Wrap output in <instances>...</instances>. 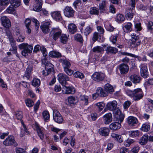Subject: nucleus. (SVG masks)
<instances>
[{
	"mask_svg": "<svg viewBox=\"0 0 153 153\" xmlns=\"http://www.w3.org/2000/svg\"><path fill=\"white\" fill-rule=\"evenodd\" d=\"M68 103L70 104H75L78 102L77 97L73 96H70L67 98Z\"/></svg>",
	"mask_w": 153,
	"mask_h": 153,
	"instance_id": "cd10ccee",
	"label": "nucleus"
},
{
	"mask_svg": "<svg viewBox=\"0 0 153 153\" xmlns=\"http://www.w3.org/2000/svg\"><path fill=\"white\" fill-rule=\"evenodd\" d=\"M135 11L132 8L128 9L126 12V17L128 20H131L133 18Z\"/></svg>",
	"mask_w": 153,
	"mask_h": 153,
	"instance_id": "412c9836",
	"label": "nucleus"
},
{
	"mask_svg": "<svg viewBox=\"0 0 153 153\" xmlns=\"http://www.w3.org/2000/svg\"><path fill=\"white\" fill-rule=\"evenodd\" d=\"M58 79L62 85H66L67 81L70 80L69 77L67 75L63 73H60L57 76Z\"/></svg>",
	"mask_w": 153,
	"mask_h": 153,
	"instance_id": "7ed1b4c3",
	"label": "nucleus"
},
{
	"mask_svg": "<svg viewBox=\"0 0 153 153\" xmlns=\"http://www.w3.org/2000/svg\"><path fill=\"white\" fill-rule=\"evenodd\" d=\"M80 100L85 102V105H87L88 103V96L85 95H82L80 96Z\"/></svg>",
	"mask_w": 153,
	"mask_h": 153,
	"instance_id": "13d9d810",
	"label": "nucleus"
},
{
	"mask_svg": "<svg viewBox=\"0 0 153 153\" xmlns=\"http://www.w3.org/2000/svg\"><path fill=\"white\" fill-rule=\"evenodd\" d=\"M50 23L49 22H46L40 26L43 32L44 33H47L48 32Z\"/></svg>",
	"mask_w": 153,
	"mask_h": 153,
	"instance_id": "393cba45",
	"label": "nucleus"
},
{
	"mask_svg": "<svg viewBox=\"0 0 153 153\" xmlns=\"http://www.w3.org/2000/svg\"><path fill=\"white\" fill-rule=\"evenodd\" d=\"M129 78L131 81L135 84L140 83L141 80L140 76L135 74L131 75L129 76Z\"/></svg>",
	"mask_w": 153,
	"mask_h": 153,
	"instance_id": "2eb2a0df",
	"label": "nucleus"
},
{
	"mask_svg": "<svg viewBox=\"0 0 153 153\" xmlns=\"http://www.w3.org/2000/svg\"><path fill=\"white\" fill-rule=\"evenodd\" d=\"M51 14L53 19L56 21H59L62 19L61 12L59 11L52 12L51 13Z\"/></svg>",
	"mask_w": 153,
	"mask_h": 153,
	"instance_id": "dca6fc26",
	"label": "nucleus"
},
{
	"mask_svg": "<svg viewBox=\"0 0 153 153\" xmlns=\"http://www.w3.org/2000/svg\"><path fill=\"white\" fill-rule=\"evenodd\" d=\"M150 128V126L149 123H145L143 124L140 128L141 131L147 132L149 131Z\"/></svg>",
	"mask_w": 153,
	"mask_h": 153,
	"instance_id": "f704fd0d",
	"label": "nucleus"
},
{
	"mask_svg": "<svg viewBox=\"0 0 153 153\" xmlns=\"http://www.w3.org/2000/svg\"><path fill=\"white\" fill-rule=\"evenodd\" d=\"M110 132L108 128L106 127H102L100 128L99 130L100 134L104 136H107L109 134Z\"/></svg>",
	"mask_w": 153,
	"mask_h": 153,
	"instance_id": "a878e982",
	"label": "nucleus"
},
{
	"mask_svg": "<svg viewBox=\"0 0 153 153\" xmlns=\"http://www.w3.org/2000/svg\"><path fill=\"white\" fill-rule=\"evenodd\" d=\"M32 85L34 87H39L40 85V80L38 78H34L32 81Z\"/></svg>",
	"mask_w": 153,
	"mask_h": 153,
	"instance_id": "37998d69",
	"label": "nucleus"
},
{
	"mask_svg": "<svg viewBox=\"0 0 153 153\" xmlns=\"http://www.w3.org/2000/svg\"><path fill=\"white\" fill-rule=\"evenodd\" d=\"M143 96V93L140 88H137L134 90L133 100L137 101L141 99Z\"/></svg>",
	"mask_w": 153,
	"mask_h": 153,
	"instance_id": "20e7f679",
	"label": "nucleus"
},
{
	"mask_svg": "<svg viewBox=\"0 0 153 153\" xmlns=\"http://www.w3.org/2000/svg\"><path fill=\"white\" fill-rule=\"evenodd\" d=\"M36 129L37 132L38 134L40 139L43 140L44 137V133L43 132L44 128L42 127H40L38 126H36Z\"/></svg>",
	"mask_w": 153,
	"mask_h": 153,
	"instance_id": "c756f323",
	"label": "nucleus"
},
{
	"mask_svg": "<svg viewBox=\"0 0 153 153\" xmlns=\"http://www.w3.org/2000/svg\"><path fill=\"white\" fill-rule=\"evenodd\" d=\"M75 40L80 43H82L83 41V38L81 35L79 34H77L74 36Z\"/></svg>",
	"mask_w": 153,
	"mask_h": 153,
	"instance_id": "603ef678",
	"label": "nucleus"
},
{
	"mask_svg": "<svg viewBox=\"0 0 153 153\" xmlns=\"http://www.w3.org/2000/svg\"><path fill=\"white\" fill-rule=\"evenodd\" d=\"M141 75L144 78H146L148 75V72L146 64H141L140 65Z\"/></svg>",
	"mask_w": 153,
	"mask_h": 153,
	"instance_id": "ddd939ff",
	"label": "nucleus"
},
{
	"mask_svg": "<svg viewBox=\"0 0 153 153\" xmlns=\"http://www.w3.org/2000/svg\"><path fill=\"white\" fill-rule=\"evenodd\" d=\"M118 68L120 70V73L122 75L127 74L129 70L128 66L126 64L124 63H122L119 65Z\"/></svg>",
	"mask_w": 153,
	"mask_h": 153,
	"instance_id": "4468645a",
	"label": "nucleus"
},
{
	"mask_svg": "<svg viewBox=\"0 0 153 153\" xmlns=\"http://www.w3.org/2000/svg\"><path fill=\"white\" fill-rule=\"evenodd\" d=\"M132 25L131 22H127L124 24L123 28L124 31L128 32L132 30Z\"/></svg>",
	"mask_w": 153,
	"mask_h": 153,
	"instance_id": "c85d7f7f",
	"label": "nucleus"
},
{
	"mask_svg": "<svg viewBox=\"0 0 153 153\" xmlns=\"http://www.w3.org/2000/svg\"><path fill=\"white\" fill-rule=\"evenodd\" d=\"M49 55L53 57L58 58L61 56V54L60 53L53 51L50 52L49 53Z\"/></svg>",
	"mask_w": 153,
	"mask_h": 153,
	"instance_id": "ea45409f",
	"label": "nucleus"
},
{
	"mask_svg": "<svg viewBox=\"0 0 153 153\" xmlns=\"http://www.w3.org/2000/svg\"><path fill=\"white\" fill-rule=\"evenodd\" d=\"M92 28L89 26H87L84 30V33L85 36L88 35L92 31Z\"/></svg>",
	"mask_w": 153,
	"mask_h": 153,
	"instance_id": "6e6d98bb",
	"label": "nucleus"
},
{
	"mask_svg": "<svg viewBox=\"0 0 153 153\" xmlns=\"http://www.w3.org/2000/svg\"><path fill=\"white\" fill-rule=\"evenodd\" d=\"M31 70L30 68H27L26 70L24 76V78L26 77L27 79H29L30 76V73Z\"/></svg>",
	"mask_w": 153,
	"mask_h": 153,
	"instance_id": "4d7b16f0",
	"label": "nucleus"
},
{
	"mask_svg": "<svg viewBox=\"0 0 153 153\" xmlns=\"http://www.w3.org/2000/svg\"><path fill=\"white\" fill-rule=\"evenodd\" d=\"M106 51L107 53H116L118 51V50L116 48L110 46L107 48Z\"/></svg>",
	"mask_w": 153,
	"mask_h": 153,
	"instance_id": "a19ab883",
	"label": "nucleus"
},
{
	"mask_svg": "<svg viewBox=\"0 0 153 153\" xmlns=\"http://www.w3.org/2000/svg\"><path fill=\"white\" fill-rule=\"evenodd\" d=\"M59 62L62 63L64 69L70 68L71 65L70 62L66 59H59Z\"/></svg>",
	"mask_w": 153,
	"mask_h": 153,
	"instance_id": "bb28decb",
	"label": "nucleus"
},
{
	"mask_svg": "<svg viewBox=\"0 0 153 153\" xmlns=\"http://www.w3.org/2000/svg\"><path fill=\"white\" fill-rule=\"evenodd\" d=\"M105 26L107 30L110 32H112L114 30V27L112 26L110 24H106Z\"/></svg>",
	"mask_w": 153,
	"mask_h": 153,
	"instance_id": "338daca9",
	"label": "nucleus"
},
{
	"mask_svg": "<svg viewBox=\"0 0 153 153\" xmlns=\"http://www.w3.org/2000/svg\"><path fill=\"white\" fill-rule=\"evenodd\" d=\"M105 77V75L103 73L95 72L92 75V78L95 81L100 82L103 80Z\"/></svg>",
	"mask_w": 153,
	"mask_h": 153,
	"instance_id": "9d476101",
	"label": "nucleus"
},
{
	"mask_svg": "<svg viewBox=\"0 0 153 153\" xmlns=\"http://www.w3.org/2000/svg\"><path fill=\"white\" fill-rule=\"evenodd\" d=\"M117 122H114L111 123L109 125L110 128L112 130H116L119 129L121 126L120 122L117 121Z\"/></svg>",
	"mask_w": 153,
	"mask_h": 153,
	"instance_id": "b1692460",
	"label": "nucleus"
},
{
	"mask_svg": "<svg viewBox=\"0 0 153 153\" xmlns=\"http://www.w3.org/2000/svg\"><path fill=\"white\" fill-rule=\"evenodd\" d=\"M65 16L68 18L73 17L74 14V11L72 8L69 6H66L63 10Z\"/></svg>",
	"mask_w": 153,
	"mask_h": 153,
	"instance_id": "f8f14e48",
	"label": "nucleus"
},
{
	"mask_svg": "<svg viewBox=\"0 0 153 153\" xmlns=\"http://www.w3.org/2000/svg\"><path fill=\"white\" fill-rule=\"evenodd\" d=\"M16 153H27L23 149L21 148L17 147L15 149Z\"/></svg>",
	"mask_w": 153,
	"mask_h": 153,
	"instance_id": "69168bd1",
	"label": "nucleus"
},
{
	"mask_svg": "<svg viewBox=\"0 0 153 153\" xmlns=\"http://www.w3.org/2000/svg\"><path fill=\"white\" fill-rule=\"evenodd\" d=\"M131 46L133 48L136 47L140 45V41L139 39V37L134 33H132L131 35Z\"/></svg>",
	"mask_w": 153,
	"mask_h": 153,
	"instance_id": "f03ea898",
	"label": "nucleus"
},
{
	"mask_svg": "<svg viewBox=\"0 0 153 153\" xmlns=\"http://www.w3.org/2000/svg\"><path fill=\"white\" fill-rule=\"evenodd\" d=\"M25 102L26 105L28 107H32L34 104L33 101L29 98L25 100Z\"/></svg>",
	"mask_w": 153,
	"mask_h": 153,
	"instance_id": "864d4df0",
	"label": "nucleus"
},
{
	"mask_svg": "<svg viewBox=\"0 0 153 153\" xmlns=\"http://www.w3.org/2000/svg\"><path fill=\"white\" fill-rule=\"evenodd\" d=\"M62 30L59 28H53L51 32L50 35L51 36H52L53 39L56 41L60 38L62 34Z\"/></svg>",
	"mask_w": 153,
	"mask_h": 153,
	"instance_id": "6e6552de",
	"label": "nucleus"
},
{
	"mask_svg": "<svg viewBox=\"0 0 153 153\" xmlns=\"http://www.w3.org/2000/svg\"><path fill=\"white\" fill-rule=\"evenodd\" d=\"M128 134L129 137H138L139 135L140 132L138 130L130 131L128 132Z\"/></svg>",
	"mask_w": 153,
	"mask_h": 153,
	"instance_id": "58836bf2",
	"label": "nucleus"
},
{
	"mask_svg": "<svg viewBox=\"0 0 153 153\" xmlns=\"http://www.w3.org/2000/svg\"><path fill=\"white\" fill-rule=\"evenodd\" d=\"M19 47L20 49H23L22 51V54L25 56L30 53L33 49L32 46L28 45L27 43L21 44L19 45Z\"/></svg>",
	"mask_w": 153,
	"mask_h": 153,
	"instance_id": "f257e3e1",
	"label": "nucleus"
},
{
	"mask_svg": "<svg viewBox=\"0 0 153 153\" xmlns=\"http://www.w3.org/2000/svg\"><path fill=\"white\" fill-rule=\"evenodd\" d=\"M118 35L117 34H115L114 35L111 36L110 40L112 43L114 44H115L117 42V38L118 37Z\"/></svg>",
	"mask_w": 153,
	"mask_h": 153,
	"instance_id": "e2e57ef3",
	"label": "nucleus"
},
{
	"mask_svg": "<svg viewBox=\"0 0 153 153\" xmlns=\"http://www.w3.org/2000/svg\"><path fill=\"white\" fill-rule=\"evenodd\" d=\"M106 1L102 0L99 4V9L100 11H103L105 10L106 7Z\"/></svg>",
	"mask_w": 153,
	"mask_h": 153,
	"instance_id": "3c124183",
	"label": "nucleus"
},
{
	"mask_svg": "<svg viewBox=\"0 0 153 153\" xmlns=\"http://www.w3.org/2000/svg\"><path fill=\"white\" fill-rule=\"evenodd\" d=\"M95 105L99 109V111H100L104 108L105 105L103 102H100L96 103L95 104Z\"/></svg>",
	"mask_w": 153,
	"mask_h": 153,
	"instance_id": "bf43d9fd",
	"label": "nucleus"
},
{
	"mask_svg": "<svg viewBox=\"0 0 153 153\" xmlns=\"http://www.w3.org/2000/svg\"><path fill=\"white\" fill-rule=\"evenodd\" d=\"M11 48L10 49V51H11L13 54H16L17 52V47L15 41L10 42Z\"/></svg>",
	"mask_w": 153,
	"mask_h": 153,
	"instance_id": "e433bc0d",
	"label": "nucleus"
},
{
	"mask_svg": "<svg viewBox=\"0 0 153 153\" xmlns=\"http://www.w3.org/2000/svg\"><path fill=\"white\" fill-rule=\"evenodd\" d=\"M73 76L75 78L80 79H83L84 77V75L83 74L78 71L74 72L73 74Z\"/></svg>",
	"mask_w": 153,
	"mask_h": 153,
	"instance_id": "8fccbe9b",
	"label": "nucleus"
},
{
	"mask_svg": "<svg viewBox=\"0 0 153 153\" xmlns=\"http://www.w3.org/2000/svg\"><path fill=\"white\" fill-rule=\"evenodd\" d=\"M90 13L92 15H98L99 13V9L96 7H91L89 10Z\"/></svg>",
	"mask_w": 153,
	"mask_h": 153,
	"instance_id": "79ce46f5",
	"label": "nucleus"
},
{
	"mask_svg": "<svg viewBox=\"0 0 153 153\" xmlns=\"http://www.w3.org/2000/svg\"><path fill=\"white\" fill-rule=\"evenodd\" d=\"M135 142V140L128 138L124 141L123 144L125 146L129 147L131 145Z\"/></svg>",
	"mask_w": 153,
	"mask_h": 153,
	"instance_id": "4c0bfd02",
	"label": "nucleus"
},
{
	"mask_svg": "<svg viewBox=\"0 0 153 153\" xmlns=\"http://www.w3.org/2000/svg\"><path fill=\"white\" fill-rule=\"evenodd\" d=\"M149 136L147 135H144L140 138L139 140V143L141 145L146 144L147 142L149 140Z\"/></svg>",
	"mask_w": 153,
	"mask_h": 153,
	"instance_id": "7c9ffc66",
	"label": "nucleus"
},
{
	"mask_svg": "<svg viewBox=\"0 0 153 153\" xmlns=\"http://www.w3.org/2000/svg\"><path fill=\"white\" fill-rule=\"evenodd\" d=\"M53 112V119L54 121L58 123H62L63 119L59 112L56 110H54Z\"/></svg>",
	"mask_w": 153,
	"mask_h": 153,
	"instance_id": "0eeeda50",
	"label": "nucleus"
},
{
	"mask_svg": "<svg viewBox=\"0 0 153 153\" xmlns=\"http://www.w3.org/2000/svg\"><path fill=\"white\" fill-rule=\"evenodd\" d=\"M42 5V0H35V3L33 6V10L36 12H39Z\"/></svg>",
	"mask_w": 153,
	"mask_h": 153,
	"instance_id": "a211bd4d",
	"label": "nucleus"
},
{
	"mask_svg": "<svg viewBox=\"0 0 153 153\" xmlns=\"http://www.w3.org/2000/svg\"><path fill=\"white\" fill-rule=\"evenodd\" d=\"M1 20L3 26L6 28H9L11 26V23L10 20L6 16H3L1 18Z\"/></svg>",
	"mask_w": 153,
	"mask_h": 153,
	"instance_id": "f3484780",
	"label": "nucleus"
},
{
	"mask_svg": "<svg viewBox=\"0 0 153 153\" xmlns=\"http://www.w3.org/2000/svg\"><path fill=\"white\" fill-rule=\"evenodd\" d=\"M141 23H135L134 26L136 30L137 31H140L142 30V27L141 26Z\"/></svg>",
	"mask_w": 153,
	"mask_h": 153,
	"instance_id": "774afa93",
	"label": "nucleus"
},
{
	"mask_svg": "<svg viewBox=\"0 0 153 153\" xmlns=\"http://www.w3.org/2000/svg\"><path fill=\"white\" fill-rule=\"evenodd\" d=\"M117 103L116 101H113L111 102L108 103L106 105V107L102 111L103 113L105 112L107 110L113 111L117 107Z\"/></svg>",
	"mask_w": 153,
	"mask_h": 153,
	"instance_id": "1a4fd4ad",
	"label": "nucleus"
},
{
	"mask_svg": "<svg viewBox=\"0 0 153 153\" xmlns=\"http://www.w3.org/2000/svg\"><path fill=\"white\" fill-rule=\"evenodd\" d=\"M64 71L69 76H71L74 74V71L70 68L64 69Z\"/></svg>",
	"mask_w": 153,
	"mask_h": 153,
	"instance_id": "680f3d73",
	"label": "nucleus"
},
{
	"mask_svg": "<svg viewBox=\"0 0 153 153\" xmlns=\"http://www.w3.org/2000/svg\"><path fill=\"white\" fill-rule=\"evenodd\" d=\"M96 92L101 97H105L107 95V93L105 92L104 90L101 87L98 88Z\"/></svg>",
	"mask_w": 153,
	"mask_h": 153,
	"instance_id": "c9c22d12",
	"label": "nucleus"
},
{
	"mask_svg": "<svg viewBox=\"0 0 153 153\" xmlns=\"http://www.w3.org/2000/svg\"><path fill=\"white\" fill-rule=\"evenodd\" d=\"M104 89L106 92L110 94L113 93L114 91L113 86L109 83H107L105 85Z\"/></svg>",
	"mask_w": 153,
	"mask_h": 153,
	"instance_id": "2f4dec72",
	"label": "nucleus"
},
{
	"mask_svg": "<svg viewBox=\"0 0 153 153\" xmlns=\"http://www.w3.org/2000/svg\"><path fill=\"white\" fill-rule=\"evenodd\" d=\"M62 88V91L64 94H72L75 92V88L71 86H67L65 85H63Z\"/></svg>",
	"mask_w": 153,
	"mask_h": 153,
	"instance_id": "9b49d317",
	"label": "nucleus"
},
{
	"mask_svg": "<svg viewBox=\"0 0 153 153\" xmlns=\"http://www.w3.org/2000/svg\"><path fill=\"white\" fill-rule=\"evenodd\" d=\"M52 67L48 68V66L45 67V70L42 71V74L45 76H46L50 74L52 71Z\"/></svg>",
	"mask_w": 153,
	"mask_h": 153,
	"instance_id": "49530a36",
	"label": "nucleus"
},
{
	"mask_svg": "<svg viewBox=\"0 0 153 153\" xmlns=\"http://www.w3.org/2000/svg\"><path fill=\"white\" fill-rule=\"evenodd\" d=\"M111 136L114 140L120 143H121L123 141V138L120 134H117L114 133H112L111 134Z\"/></svg>",
	"mask_w": 153,
	"mask_h": 153,
	"instance_id": "5701e85b",
	"label": "nucleus"
},
{
	"mask_svg": "<svg viewBox=\"0 0 153 153\" xmlns=\"http://www.w3.org/2000/svg\"><path fill=\"white\" fill-rule=\"evenodd\" d=\"M42 116L45 121L47 122L50 118V115L49 112L47 111H43L42 113Z\"/></svg>",
	"mask_w": 153,
	"mask_h": 153,
	"instance_id": "a18cd8bd",
	"label": "nucleus"
},
{
	"mask_svg": "<svg viewBox=\"0 0 153 153\" xmlns=\"http://www.w3.org/2000/svg\"><path fill=\"white\" fill-rule=\"evenodd\" d=\"M103 121L105 124H109L112 121V114L109 113L105 114L103 116Z\"/></svg>",
	"mask_w": 153,
	"mask_h": 153,
	"instance_id": "4be33fe9",
	"label": "nucleus"
},
{
	"mask_svg": "<svg viewBox=\"0 0 153 153\" xmlns=\"http://www.w3.org/2000/svg\"><path fill=\"white\" fill-rule=\"evenodd\" d=\"M112 111L116 121L121 123L123 120L124 116L121 114L120 110L117 107Z\"/></svg>",
	"mask_w": 153,
	"mask_h": 153,
	"instance_id": "423d86ee",
	"label": "nucleus"
},
{
	"mask_svg": "<svg viewBox=\"0 0 153 153\" xmlns=\"http://www.w3.org/2000/svg\"><path fill=\"white\" fill-rule=\"evenodd\" d=\"M69 35H67L66 34L62 33L60 36V42L63 44H66L68 41V38Z\"/></svg>",
	"mask_w": 153,
	"mask_h": 153,
	"instance_id": "473e14b6",
	"label": "nucleus"
},
{
	"mask_svg": "<svg viewBox=\"0 0 153 153\" xmlns=\"http://www.w3.org/2000/svg\"><path fill=\"white\" fill-rule=\"evenodd\" d=\"M13 6H10L6 10V11L8 13H13L14 11V9Z\"/></svg>",
	"mask_w": 153,
	"mask_h": 153,
	"instance_id": "0e129e2a",
	"label": "nucleus"
},
{
	"mask_svg": "<svg viewBox=\"0 0 153 153\" xmlns=\"http://www.w3.org/2000/svg\"><path fill=\"white\" fill-rule=\"evenodd\" d=\"M21 0H12L11 1V3L12 6L16 7L21 5Z\"/></svg>",
	"mask_w": 153,
	"mask_h": 153,
	"instance_id": "de8ad7c7",
	"label": "nucleus"
},
{
	"mask_svg": "<svg viewBox=\"0 0 153 153\" xmlns=\"http://www.w3.org/2000/svg\"><path fill=\"white\" fill-rule=\"evenodd\" d=\"M125 19V17L123 15L120 14L117 15L116 21L118 23H121L122 22H123Z\"/></svg>",
	"mask_w": 153,
	"mask_h": 153,
	"instance_id": "c03bdc74",
	"label": "nucleus"
},
{
	"mask_svg": "<svg viewBox=\"0 0 153 153\" xmlns=\"http://www.w3.org/2000/svg\"><path fill=\"white\" fill-rule=\"evenodd\" d=\"M93 51L95 53H101L104 51L103 47L100 46H97L92 49Z\"/></svg>",
	"mask_w": 153,
	"mask_h": 153,
	"instance_id": "09e8293b",
	"label": "nucleus"
},
{
	"mask_svg": "<svg viewBox=\"0 0 153 153\" xmlns=\"http://www.w3.org/2000/svg\"><path fill=\"white\" fill-rule=\"evenodd\" d=\"M39 50L42 52L43 56H46L47 55L48 53L46 49L44 47H41L39 45H37L35 46L33 51L36 52Z\"/></svg>",
	"mask_w": 153,
	"mask_h": 153,
	"instance_id": "aec40b11",
	"label": "nucleus"
},
{
	"mask_svg": "<svg viewBox=\"0 0 153 153\" xmlns=\"http://www.w3.org/2000/svg\"><path fill=\"white\" fill-rule=\"evenodd\" d=\"M3 144L5 146L13 145L16 147L18 145L17 143L16 142L14 137L12 136H9L4 141Z\"/></svg>",
	"mask_w": 153,
	"mask_h": 153,
	"instance_id": "39448f33",
	"label": "nucleus"
},
{
	"mask_svg": "<svg viewBox=\"0 0 153 153\" xmlns=\"http://www.w3.org/2000/svg\"><path fill=\"white\" fill-rule=\"evenodd\" d=\"M138 122L137 119L133 116H129L127 118V123L130 126H134Z\"/></svg>",
	"mask_w": 153,
	"mask_h": 153,
	"instance_id": "6ab92c4d",
	"label": "nucleus"
},
{
	"mask_svg": "<svg viewBox=\"0 0 153 153\" xmlns=\"http://www.w3.org/2000/svg\"><path fill=\"white\" fill-rule=\"evenodd\" d=\"M68 29L71 33L74 34L77 31V28L75 24L71 23L68 25Z\"/></svg>",
	"mask_w": 153,
	"mask_h": 153,
	"instance_id": "72a5a7b5",
	"label": "nucleus"
},
{
	"mask_svg": "<svg viewBox=\"0 0 153 153\" xmlns=\"http://www.w3.org/2000/svg\"><path fill=\"white\" fill-rule=\"evenodd\" d=\"M15 117L17 120L21 121V123L22 121L23 122L22 120V114L21 111H19L16 112Z\"/></svg>",
	"mask_w": 153,
	"mask_h": 153,
	"instance_id": "052dcab7",
	"label": "nucleus"
},
{
	"mask_svg": "<svg viewBox=\"0 0 153 153\" xmlns=\"http://www.w3.org/2000/svg\"><path fill=\"white\" fill-rule=\"evenodd\" d=\"M6 32V35L9 39L10 42L14 41H15L13 39L12 35L10 31L9 30H7Z\"/></svg>",
	"mask_w": 153,
	"mask_h": 153,
	"instance_id": "5fc2aeb1",
	"label": "nucleus"
}]
</instances>
